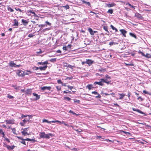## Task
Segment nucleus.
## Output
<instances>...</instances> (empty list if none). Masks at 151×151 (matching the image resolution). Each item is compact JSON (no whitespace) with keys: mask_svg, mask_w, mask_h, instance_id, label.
Here are the masks:
<instances>
[{"mask_svg":"<svg viewBox=\"0 0 151 151\" xmlns=\"http://www.w3.org/2000/svg\"><path fill=\"white\" fill-rule=\"evenodd\" d=\"M39 136L41 138L49 139L50 138V136L52 137L53 135L51 133L45 134L44 132H43L40 133Z\"/></svg>","mask_w":151,"mask_h":151,"instance_id":"1","label":"nucleus"},{"mask_svg":"<svg viewBox=\"0 0 151 151\" xmlns=\"http://www.w3.org/2000/svg\"><path fill=\"white\" fill-rule=\"evenodd\" d=\"M100 81L99 82L96 81L93 83L94 85H96L98 84L99 86H103L104 85V83H103V82H104V80L103 79H102L101 78L100 79Z\"/></svg>","mask_w":151,"mask_h":151,"instance_id":"2","label":"nucleus"},{"mask_svg":"<svg viewBox=\"0 0 151 151\" xmlns=\"http://www.w3.org/2000/svg\"><path fill=\"white\" fill-rule=\"evenodd\" d=\"M16 73L19 76L23 77L24 76V72L21 70H17Z\"/></svg>","mask_w":151,"mask_h":151,"instance_id":"3","label":"nucleus"},{"mask_svg":"<svg viewBox=\"0 0 151 151\" xmlns=\"http://www.w3.org/2000/svg\"><path fill=\"white\" fill-rule=\"evenodd\" d=\"M51 88L50 86H43L41 88V90L43 91L45 90L50 91Z\"/></svg>","mask_w":151,"mask_h":151,"instance_id":"4","label":"nucleus"},{"mask_svg":"<svg viewBox=\"0 0 151 151\" xmlns=\"http://www.w3.org/2000/svg\"><path fill=\"white\" fill-rule=\"evenodd\" d=\"M93 61L91 60L86 59V63L88 64L89 66L91 65L93 63Z\"/></svg>","mask_w":151,"mask_h":151,"instance_id":"5","label":"nucleus"},{"mask_svg":"<svg viewBox=\"0 0 151 151\" xmlns=\"http://www.w3.org/2000/svg\"><path fill=\"white\" fill-rule=\"evenodd\" d=\"M32 92V89H28L26 91H25V93L27 95L31 94Z\"/></svg>","mask_w":151,"mask_h":151,"instance_id":"6","label":"nucleus"},{"mask_svg":"<svg viewBox=\"0 0 151 151\" xmlns=\"http://www.w3.org/2000/svg\"><path fill=\"white\" fill-rule=\"evenodd\" d=\"M119 31L121 32L123 35L124 37H126V34L127 32L124 29H121L119 30Z\"/></svg>","mask_w":151,"mask_h":151,"instance_id":"7","label":"nucleus"},{"mask_svg":"<svg viewBox=\"0 0 151 151\" xmlns=\"http://www.w3.org/2000/svg\"><path fill=\"white\" fill-rule=\"evenodd\" d=\"M101 79H102L104 80V82H103V83H105L108 84H111V81H110V80L109 81V80L106 79H104V78H101Z\"/></svg>","mask_w":151,"mask_h":151,"instance_id":"8","label":"nucleus"},{"mask_svg":"<svg viewBox=\"0 0 151 151\" xmlns=\"http://www.w3.org/2000/svg\"><path fill=\"white\" fill-rule=\"evenodd\" d=\"M116 4L114 3H109L106 4L107 6L109 7H111L115 6Z\"/></svg>","mask_w":151,"mask_h":151,"instance_id":"9","label":"nucleus"},{"mask_svg":"<svg viewBox=\"0 0 151 151\" xmlns=\"http://www.w3.org/2000/svg\"><path fill=\"white\" fill-rule=\"evenodd\" d=\"M135 16L139 19H142V15L138 13L135 14Z\"/></svg>","mask_w":151,"mask_h":151,"instance_id":"10","label":"nucleus"},{"mask_svg":"<svg viewBox=\"0 0 151 151\" xmlns=\"http://www.w3.org/2000/svg\"><path fill=\"white\" fill-rule=\"evenodd\" d=\"M22 22L24 25L26 26L28 23L29 21L24 19H22Z\"/></svg>","mask_w":151,"mask_h":151,"instance_id":"11","label":"nucleus"},{"mask_svg":"<svg viewBox=\"0 0 151 151\" xmlns=\"http://www.w3.org/2000/svg\"><path fill=\"white\" fill-rule=\"evenodd\" d=\"M33 95L34 96H35L36 97V99H35L36 100H38L40 98V95H38L37 93H33Z\"/></svg>","mask_w":151,"mask_h":151,"instance_id":"12","label":"nucleus"},{"mask_svg":"<svg viewBox=\"0 0 151 151\" xmlns=\"http://www.w3.org/2000/svg\"><path fill=\"white\" fill-rule=\"evenodd\" d=\"M47 65H45L43 67H40L39 68V69L41 70H45L47 68Z\"/></svg>","mask_w":151,"mask_h":151,"instance_id":"13","label":"nucleus"},{"mask_svg":"<svg viewBox=\"0 0 151 151\" xmlns=\"http://www.w3.org/2000/svg\"><path fill=\"white\" fill-rule=\"evenodd\" d=\"M68 88L70 89L73 92H76V91H73L72 90L73 89H75V90H76L75 88H74V86H70L69 85L68 86Z\"/></svg>","mask_w":151,"mask_h":151,"instance_id":"14","label":"nucleus"},{"mask_svg":"<svg viewBox=\"0 0 151 151\" xmlns=\"http://www.w3.org/2000/svg\"><path fill=\"white\" fill-rule=\"evenodd\" d=\"M0 134L2 135V137L3 138H5L6 137L5 132L3 131V130L2 129H1L0 130Z\"/></svg>","mask_w":151,"mask_h":151,"instance_id":"15","label":"nucleus"},{"mask_svg":"<svg viewBox=\"0 0 151 151\" xmlns=\"http://www.w3.org/2000/svg\"><path fill=\"white\" fill-rule=\"evenodd\" d=\"M15 147V146L14 145H13L12 146H10L9 145H7L6 147L9 150L13 149Z\"/></svg>","mask_w":151,"mask_h":151,"instance_id":"16","label":"nucleus"},{"mask_svg":"<svg viewBox=\"0 0 151 151\" xmlns=\"http://www.w3.org/2000/svg\"><path fill=\"white\" fill-rule=\"evenodd\" d=\"M37 25H38V24H36ZM45 24H40L38 25V27H40V29H39V31L43 29V27H45Z\"/></svg>","mask_w":151,"mask_h":151,"instance_id":"17","label":"nucleus"},{"mask_svg":"<svg viewBox=\"0 0 151 151\" xmlns=\"http://www.w3.org/2000/svg\"><path fill=\"white\" fill-rule=\"evenodd\" d=\"M14 23L13 24V26H18V22L17 19H15L14 20Z\"/></svg>","mask_w":151,"mask_h":151,"instance_id":"18","label":"nucleus"},{"mask_svg":"<svg viewBox=\"0 0 151 151\" xmlns=\"http://www.w3.org/2000/svg\"><path fill=\"white\" fill-rule=\"evenodd\" d=\"M86 87L88 88L89 90H90L92 88H94L93 85L92 84H88L87 86Z\"/></svg>","mask_w":151,"mask_h":151,"instance_id":"19","label":"nucleus"},{"mask_svg":"<svg viewBox=\"0 0 151 151\" xmlns=\"http://www.w3.org/2000/svg\"><path fill=\"white\" fill-rule=\"evenodd\" d=\"M142 56L148 58H151V55L150 54L147 53H146V55H145L144 53V55H142Z\"/></svg>","mask_w":151,"mask_h":151,"instance_id":"20","label":"nucleus"},{"mask_svg":"<svg viewBox=\"0 0 151 151\" xmlns=\"http://www.w3.org/2000/svg\"><path fill=\"white\" fill-rule=\"evenodd\" d=\"M119 95L120 96H119V99L120 100L122 99L125 96V94L124 93H120L119 94Z\"/></svg>","mask_w":151,"mask_h":151,"instance_id":"21","label":"nucleus"},{"mask_svg":"<svg viewBox=\"0 0 151 151\" xmlns=\"http://www.w3.org/2000/svg\"><path fill=\"white\" fill-rule=\"evenodd\" d=\"M82 2L83 3L85 4L91 6V4L89 2L86 1L84 0H83Z\"/></svg>","mask_w":151,"mask_h":151,"instance_id":"22","label":"nucleus"},{"mask_svg":"<svg viewBox=\"0 0 151 151\" xmlns=\"http://www.w3.org/2000/svg\"><path fill=\"white\" fill-rule=\"evenodd\" d=\"M129 35L132 37H134L135 39H137V36L135 34L130 32L129 33Z\"/></svg>","mask_w":151,"mask_h":151,"instance_id":"23","label":"nucleus"},{"mask_svg":"<svg viewBox=\"0 0 151 151\" xmlns=\"http://www.w3.org/2000/svg\"><path fill=\"white\" fill-rule=\"evenodd\" d=\"M110 27L113 30H115V32H117L118 31L117 29L116 28L114 27L113 25L111 24L110 25Z\"/></svg>","mask_w":151,"mask_h":151,"instance_id":"24","label":"nucleus"},{"mask_svg":"<svg viewBox=\"0 0 151 151\" xmlns=\"http://www.w3.org/2000/svg\"><path fill=\"white\" fill-rule=\"evenodd\" d=\"M88 30L91 35H93V31L91 28H89Z\"/></svg>","mask_w":151,"mask_h":151,"instance_id":"25","label":"nucleus"},{"mask_svg":"<svg viewBox=\"0 0 151 151\" xmlns=\"http://www.w3.org/2000/svg\"><path fill=\"white\" fill-rule=\"evenodd\" d=\"M15 64L13 61H11L9 63V65L12 67H14Z\"/></svg>","mask_w":151,"mask_h":151,"instance_id":"26","label":"nucleus"},{"mask_svg":"<svg viewBox=\"0 0 151 151\" xmlns=\"http://www.w3.org/2000/svg\"><path fill=\"white\" fill-rule=\"evenodd\" d=\"M103 28L107 32V33H108V34L109 33V31L108 30L107 27L106 26H104L103 27Z\"/></svg>","mask_w":151,"mask_h":151,"instance_id":"27","label":"nucleus"},{"mask_svg":"<svg viewBox=\"0 0 151 151\" xmlns=\"http://www.w3.org/2000/svg\"><path fill=\"white\" fill-rule=\"evenodd\" d=\"M7 9L9 11L11 12H13L14 11V10L9 6L8 7Z\"/></svg>","mask_w":151,"mask_h":151,"instance_id":"28","label":"nucleus"},{"mask_svg":"<svg viewBox=\"0 0 151 151\" xmlns=\"http://www.w3.org/2000/svg\"><path fill=\"white\" fill-rule=\"evenodd\" d=\"M21 133L22 134V135L24 136H26L27 135L29 134L27 132H25V131L24 132V131H22V132Z\"/></svg>","mask_w":151,"mask_h":151,"instance_id":"29","label":"nucleus"},{"mask_svg":"<svg viewBox=\"0 0 151 151\" xmlns=\"http://www.w3.org/2000/svg\"><path fill=\"white\" fill-rule=\"evenodd\" d=\"M143 92V93L145 94H149L150 95H151V93H149L148 92L146 91L145 90H144Z\"/></svg>","mask_w":151,"mask_h":151,"instance_id":"30","label":"nucleus"},{"mask_svg":"<svg viewBox=\"0 0 151 151\" xmlns=\"http://www.w3.org/2000/svg\"><path fill=\"white\" fill-rule=\"evenodd\" d=\"M56 58H52L49 60L51 62H56Z\"/></svg>","mask_w":151,"mask_h":151,"instance_id":"31","label":"nucleus"},{"mask_svg":"<svg viewBox=\"0 0 151 151\" xmlns=\"http://www.w3.org/2000/svg\"><path fill=\"white\" fill-rule=\"evenodd\" d=\"M107 13H109L111 14H112L113 13V10L112 9H109L108 11L107 12Z\"/></svg>","mask_w":151,"mask_h":151,"instance_id":"32","label":"nucleus"},{"mask_svg":"<svg viewBox=\"0 0 151 151\" xmlns=\"http://www.w3.org/2000/svg\"><path fill=\"white\" fill-rule=\"evenodd\" d=\"M118 44L117 43H116V42H109V45H110V46H112L113 45H116V44Z\"/></svg>","mask_w":151,"mask_h":151,"instance_id":"33","label":"nucleus"},{"mask_svg":"<svg viewBox=\"0 0 151 151\" xmlns=\"http://www.w3.org/2000/svg\"><path fill=\"white\" fill-rule=\"evenodd\" d=\"M136 111L142 114H144V113L139 109H137Z\"/></svg>","mask_w":151,"mask_h":151,"instance_id":"34","label":"nucleus"},{"mask_svg":"<svg viewBox=\"0 0 151 151\" xmlns=\"http://www.w3.org/2000/svg\"><path fill=\"white\" fill-rule=\"evenodd\" d=\"M7 97L9 99H12L14 98V97L11 95H10L9 94H8Z\"/></svg>","mask_w":151,"mask_h":151,"instance_id":"35","label":"nucleus"},{"mask_svg":"<svg viewBox=\"0 0 151 151\" xmlns=\"http://www.w3.org/2000/svg\"><path fill=\"white\" fill-rule=\"evenodd\" d=\"M43 122H47L48 123H50V122L46 119H43L42 120Z\"/></svg>","mask_w":151,"mask_h":151,"instance_id":"36","label":"nucleus"},{"mask_svg":"<svg viewBox=\"0 0 151 151\" xmlns=\"http://www.w3.org/2000/svg\"><path fill=\"white\" fill-rule=\"evenodd\" d=\"M64 98L65 100H67L68 101H70L71 100L70 98L68 97H64Z\"/></svg>","mask_w":151,"mask_h":151,"instance_id":"37","label":"nucleus"},{"mask_svg":"<svg viewBox=\"0 0 151 151\" xmlns=\"http://www.w3.org/2000/svg\"><path fill=\"white\" fill-rule=\"evenodd\" d=\"M63 92L64 93H69L70 94H72L71 92L70 91L68 90L65 91H63Z\"/></svg>","mask_w":151,"mask_h":151,"instance_id":"38","label":"nucleus"},{"mask_svg":"<svg viewBox=\"0 0 151 151\" xmlns=\"http://www.w3.org/2000/svg\"><path fill=\"white\" fill-rule=\"evenodd\" d=\"M63 7L66 9H68L70 8L68 4H67L65 6H63Z\"/></svg>","mask_w":151,"mask_h":151,"instance_id":"39","label":"nucleus"},{"mask_svg":"<svg viewBox=\"0 0 151 151\" xmlns=\"http://www.w3.org/2000/svg\"><path fill=\"white\" fill-rule=\"evenodd\" d=\"M6 122L7 124H12V121L10 120H6Z\"/></svg>","mask_w":151,"mask_h":151,"instance_id":"40","label":"nucleus"},{"mask_svg":"<svg viewBox=\"0 0 151 151\" xmlns=\"http://www.w3.org/2000/svg\"><path fill=\"white\" fill-rule=\"evenodd\" d=\"M105 79H108V80H110L111 79V78L110 77V76H109L108 75H106L105 76Z\"/></svg>","mask_w":151,"mask_h":151,"instance_id":"41","label":"nucleus"},{"mask_svg":"<svg viewBox=\"0 0 151 151\" xmlns=\"http://www.w3.org/2000/svg\"><path fill=\"white\" fill-rule=\"evenodd\" d=\"M60 124H64L65 126H67L68 127H69L68 125L67 124L65 123V122L63 121L61 122Z\"/></svg>","mask_w":151,"mask_h":151,"instance_id":"42","label":"nucleus"},{"mask_svg":"<svg viewBox=\"0 0 151 151\" xmlns=\"http://www.w3.org/2000/svg\"><path fill=\"white\" fill-rule=\"evenodd\" d=\"M66 67H68L70 68L71 69H73V66L71 65H70L68 64L67 66H66Z\"/></svg>","mask_w":151,"mask_h":151,"instance_id":"43","label":"nucleus"},{"mask_svg":"<svg viewBox=\"0 0 151 151\" xmlns=\"http://www.w3.org/2000/svg\"><path fill=\"white\" fill-rule=\"evenodd\" d=\"M69 113H72L73 114L76 115V114L74 112L71 110H70L69 111Z\"/></svg>","mask_w":151,"mask_h":151,"instance_id":"44","label":"nucleus"},{"mask_svg":"<svg viewBox=\"0 0 151 151\" xmlns=\"http://www.w3.org/2000/svg\"><path fill=\"white\" fill-rule=\"evenodd\" d=\"M105 70V69L102 68L99 69V71L101 72H104Z\"/></svg>","mask_w":151,"mask_h":151,"instance_id":"45","label":"nucleus"},{"mask_svg":"<svg viewBox=\"0 0 151 151\" xmlns=\"http://www.w3.org/2000/svg\"><path fill=\"white\" fill-rule=\"evenodd\" d=\"M56 88L58 91H60L61 90V87L59 86H56Z\"/></svg>","mask_w":151,"mask_h":151,"instance_id":"46","label":"nucleus"},{"mask_svg":"<svg viewBox=\"0 0 151 151\" xmlns=\"http://www.w3.org/2000/svg\"><path fill=\"white\" fill-rule=\"evenodd\" d=\"M38 65H45L44 62H39L37 63Z\"/></svg>","mask_w":151,"mask_h":151,"instance_id":"47","label":"nucleus"},{"mask_svg":"<svg viewBox=\"0 0 151 151\" xmlns=\"http://www.w3.org/2000/svg\"><path fill=\"white\" fill-rule=\"evenodd\" d=\"M74 101L75 102H77L78 103H79L80 102V101L78 100H77L76 99H75L74 100Z\"/></svg>","mask_w":151,"mask_h":151,"instance_id":"48","label":"nucleus"},{"mask_svg":"<svg viewBox=\"0 0 151 151\" xmlns=\"http://www.w3.org/2000/svg\"><path fill=\"white\" fill-rule=\"evenodd\" d=\"M128 5L130 7L132 8H133L134 9H135V6H133L132 5L128 3Z\"/></svg>","mask_w":151,"mask_h":151,"instance_id":"49","label":"nucleus"},{"mask_svg":"<svg viewBox=\"0 0 151 151\" xmlns=\"http://www.w3.org/2000/svg\"><path fill=\"white\" fill-rule=\"evenodd\" d=\"M57 82L59 84H62L63 83V82H62L59 79L57 81Z\"/></svg>","mask_w":151,"mask_h":151,"instance_id":"50","label":"nucleus"},{"mask_svg":"<svg viewBox=\"0 0 151 151\" xmlns=\"http://www.w3.org/2000/svg\"><path fill=\"white\" fill-rule=\"evenodd\" d=\"M25 140H22V141H20V142L21 143L23 144L26 145V143H25Z\"/></svg>","mask_w":151,"mask_h":151,"instance_id":"51","label":"nucleus"},{"mask_svg":"<svg viewBox=\"0 0 151 151\" xmlns=\"http://www.w3.org/2000/svg\"><path fill=\"white\" fill-rule=\"evenodd\" d=\"M4 138V139L7 141L9 143L10 142V141H9V139L7 138L6 137H5V138Z\"/></svg>","mask_w":151,"mask_h":151,"instance_id":"52","label":"nucleus"},{"mask_svg":"<svg viewBox=\"0 0 151 151\" xmlns=\"http://www.w3.org/2000/svg\"><path fill=\"white\" fill-rule=\"evenodd\" d=\"M137 99L138 100H139V99H140V100H141V101H143V99H142V98H141V97H140V96H139V97H138L137 98Z\"/></svg>","mask_w":151,"mask_h":151,"instance_id":"53","label":"nucleus"},{"mask_svg":"<svg viewBox=\"0 0 151 151\" xmlns=\"http://www.w3.org/2000/svg\"><path fill=\"white\" fill-rule=\"evenodd\" d=\"M97 95H98V96H95L96 98H100L101 97V95L99 93L98 94H97Z\"/></svg>","mask_w":151,"mask_h":151,"instance_id":"54","label":"nucleus"},{"mask_svg":"<svg viewBox=\"0 0 151 151\" xmlns=\"http://www.w3.org/2000/svg\"><path fill=\"white\" fill-rule=\"evenodd\" d=\"M45 23L47 24L49 26H50L51 25V23H50L49 22L47 21L45 22Z\"/></svg>","mask_w":151,"mask_h":151,"instance_id":"55","label":"nucleus"},{"mask_svg":"<svg viewBox=\"0 0 151 151\" xmlns=\"http://www.w3.org/2000/svg\"><path fill=\"white\" fill-rule=\"evenodd\" d=\"M73 79V77L72 76H71L70 77H67L66 78V79H68L69 80H71Z\"/></svg>","mask_w":151,"mask_h":151,"instance_id":"56","label":"nucleus"},{"mask_svg":"<svg viewBox=\"0 0 151 151\" xmlns=\"http://www.w3.org/2000/svg\"><path fill=\"white\" fill-rule=\"evenodd\" d=\"M76 131L78 132H80L82 131V130L80 129H77L76 130Z\"/></svg>","mask_w":151,"mask_h":151,"instance_id":"57","label":"nucleus"},{"mask_svg":"<svg viewBox=\"0 0 151 151\" xmlns=\"http://www.w3.org/2000/svg\"><path fill=\"white\" fill-rule=\"evenodd\" d=\"M34 35L32 34H30L29 35L28 37H32Z\"/></svg>","mask_w":151,"mask_h":151,"instance_id":"58","label":"nucleus"},{"mask_svg":"<svg viewBox=\"0 0 151 151\" xmlns=\"http://www.w3.org/2000/svg\"><path fill=\"white\" fill-rule=\"evenodd\" d=\"M92 93L93 94H98V93L96 91H92Z\"/></svg>","mask_w":151,"mask_h":151,"instance_id":"59","label":"nucleus"},{"mask_svg":"<svg viewBox=\"0 0 151 151\" xmlns=\"http://www.w3.org/2000/svg\"><path fill=\"white\" fill-rule=\"evenodd\" d=\"M39 67H37L36 66H34L33 68H34L35 69V70H38L39 69Z\"/></svg>","mask_w":151,"mask_h":151,"instance_id":"60","label":"nucleus"},{"mask_svg":"<svg viewBox=\"0 0 151 151\" xmlns=\"http://www.w3.org/2000/svg\"><path fill=\"white\" fill-rule=\"evenodd\" d=\"M139 53H140L141 54V55H144V53H143V52H141L140 50H139V52H138Z\"/></svg>","mask_w":151,"mask_h":151,"instance_id":"61","label":"nucleus"},{"mask_svg":"<svg viewBox=\"0 0 151 151\" xmlns=\"http://www.w3.org/2000/svg\"><path fill=\"white\" fill-rule=\"evenodd\" d=\"M131 95V93H130L129 91H128V93L127 95V96H128V98H129L130 97Z\"/></svg>","mask_w":151,"mask_h":151,"instance_id":"62","label":"nucleus"},{"mask_svg":"<svg viewBox=\"0 0 151 151\" xmlns=\"http://www.w3.org/2000/svg\"><path fill=\"white\" fill-rule=\"evenodd\" d=\"M29 13H31V14H34V12H33V10H30L29 11Z\"/></svg>","mask_w":151,"mask_h":151,"instance_id":"63","label":"nucleus"},{"mask_svg":"<svg viewBox=\"0 0 151 151\" xmlns=\"http://www.w3.org/2000/svg\"><path fill=\"white\" fill-rule=\"evenodd\" d=\"M67 47L66 46L63 47V49L64 50H67Z\"/></svg>","mask_w":151,"mask_h":151,"instance_id":"64","label":"nucleus"}]
</instances>
